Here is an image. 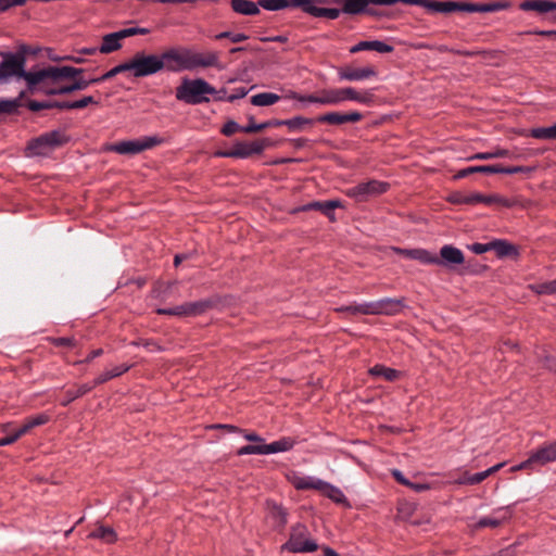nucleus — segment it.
Here are the masks:
<instances>
[{
	"instance_id": "de8ad7c7",
	"label": "nucleus",
	"mask_w": 556,
	"mask_h": 556,
	"mask_svg": "<svg viewBox=\"0 0 556 556\" xmlns=\"http://www.w3.org/2000/svg\"><path fill=\"white\" fill-rule=\"evenodd\" d=\"M131 345L143 346L150 352H162L163 348L153 340H140L131 342Z\"/></svg>"
},
{
	"instance_id": "9d476101",
	"label": "nucleus",
	"mask_w": 556,
	"mask_h": 556,
	"mask_svg": "<svg viewBox=\"0 0 556 556\" xmlns=\"http://www.w3.org/2000/svg\"><path fill=\"white\" fill-rule=\"evenodd\" d=\"M270 144L269 139L263 138L252 142L237 141L230 150H219L214 153L217 157L248 159L255 154H262Z\"/></svg>"
},
{
	"instance_id": "aec40b11",
	"label": "nucleus",
	"mask_w": 556,
	"mask_h": 556,
	"mask_svg": "<svg viewBox=\"0 0 556 556\" xmlns=\"http://www.w3.org/2000/svg\"><path fill=\"white\" fill-rule=\"evenodd\" d=\"M465 261L464 253L460 249L452 245L445 244L440 250V257L438 265H460Z\"/></svg>"
},
{
	"instance_id": "f03ea898",
	"label": "nucleus",
	"mask_w": 556,
	"mask_h": 556,
	"mask_svg": "<svg viewBox=\"0 0 556 556\" xmlns=\"http://www.w3.org/2000/svg\"><path fill=\"white\" fill-rule=\"evenodd\" d=\"M160 55L163 70L173 73L218 65V54L216 52L200 53L185 47L169 48Z\"/></svg>"
},
{
	"instance_id": "864d4df0",
	"label": "nucleus",
	"mask_w": 556,
	"mask_h": 556,
	"mask_svg": "<svg viewBox=\"0 0 556 556\" xmlns=\"http://www.w3.org/2000/svg\"><path fill=\"white\" fill-rule=\"evenodd\" d=\"M89 104H99V100L94 99L92 96H85L79 100L73 101V110L84 109Z\"/></svg>"
},
{
	"instance_id": "bf43d9fd",
	"label": "nucleus",
	"mask_w": 556,
	"mask_h": 556,
	"mask_svg": "<svg viewBox=\"0 0 556 556\" xmlns=\"http://www.w3.org/2000/svg\"><path fill=\"white\" fill-rule=\"evenodd\" d=\"M492 247V241L488 242V243H480V242H476V243H472L469 249L476 253V254H483L485 252H489L491 251Z\"/></svg>"
},
{
	"instance_id": "4c0bfd02",
	"label": "nucleus",
	"mask_w": 556,
	"mask_h": 556,
	"mask_svg": "<svg viewBox=\"0 0 556 556\" xmlns=\"http://www.w3.org/2000/svg\"><path fill=\"white\" fill-rule=\"evenodd\" d=\"M508 156H509L508 150L496 148L493 151L479 152V153L472 154L467 157V161L491 160V159H500V157H508Z\"/></svg>"
},
{
	"instance_id": "cd10ccee",
	"label": "nucleus",
	"mask_w": 556,
	"mask_h": 556,
	"mask_svg": "<svg viewBox=\"0 0 556 556\" xmlns=\"http://www.w3.org/2000/svg\"><path fill=\"white\" fill-rule=\"evenodd\" d=\"M91 539H99L104 543L112 544L117 541V534L111 527L99 526L88 535Z\"/></svg>"
},
{
	"instance_id": "f704fd0d",
	"label": "nucleus",
	"mask_w": 556,
	"mask_h": 556,
	"mask_svg": "<svg viewBox=\"0 0 556 556\" xmlns=\"http://www.w3.org/2000/svg\"><path fill=\"white\" fill-rule=\"evenodd\" d=\"M279 100L280 96L274 92H261L251 97V103L255 106H269Z\"/></svg>"
},
{
	"instance_id": "9b49d317",
	"label": "nucleus",
	"mask_w": 556,
	"mask_h": 556,
	"mask_svg": "<svg viewBox=\"0 0 556 556\" xmlns=\"http://www.w3.org/2000/svg\"><path fill=\"white\" fill-rule=\"evenodd\" d=\"M307 528L304 525H295L291 530L289 540L282 547L292 553L315 552L318 545L314 540L307 538Z\"/></svg>"
},
{
	"instance_id": "ea45409f",
	"label": "nucleus",
	"mask_w": 556,
	"mask_h": 556,
	"mask_svg": "<svg viewBox=\"0 0 556 556\" xmlns=\"http://www.w3.org/2000/svg\"><path fill=\"white\" fill-rule=\"evenodd\" d=\"M448 202L452 204H476V192L471 193H463L459 191L453 192L447 198Z\"/></svg>"
},
{
	"instance_id": "3c124183",
	"label": "nucleus",
	"mask_w": 556,
	"mask_h": 556,
	"mask_svg": "<svg viewBox=\"0 0 556 556\" xmlns=\"http://www.w3.org/2000/svg\"><path fill=\"white\" fill-rule=\"evenodd\" d=\"M241 128H242V126H240L237 122L228 121L227 123L224 124L220 131L224 136L230 137L233 134H236L237 131H241Z\"/></svg>"
},
{
	"instance_id": "7c9ffc66",
	"label": "nucleus",
	"mask_w": 556,
	"mask_h": 556,
	"mask_svg": "<svg viewBox=\"0 0 556 556\" xmlns=\"http://www.w3.org/2000/svg\"><path fill=\"white\" fill-rule=\"evenodd\" d=\"M296 444L295 439L291 437H282L277 441L268 443L269 454L283 453L291 451Z\"/></svg>"
},
{
	"instance_id": "69168bd1",
	"label": "nucleus",
	"mask_w": 556,
	"mask_h": 556,
	"mask_svg": "<svg viewBox=\"0 0 556 556\" xmlns=\"http://www.w3.org/2000/svg\"><path fill=\"white\" fill-rule=\"evenodd\" d=\"M211 429H224V431H228L230 433H241L242 430L233 425L228 424H215L210 427Z\"/></svg>"
},
{
	"instance_id": "58836bf2",
	"label": "nucleus",
	"mask_w": 556,
	"mask_h": 556,
	"mask_svg": "<svg viewBox=\"0 0 556 556\" xmlns=\"http://www.w3.org/2000/svg\"><path fill=\"white\" fill-rule=\"evenodd\" d=\"M413 260H416V261L420 262L421 264H426V265L439 264V256H437L434 253H432L426 249H415Z\"/></svg>"
},
{
	"instance_id": "a211bd4d",
	"label": "nucleus",
	"mask_w": 556,
	"mask_h": 556,
	"mask_svg": "<svg viewBox=\"0 0 556 556\" xmlns=\"http://www.w3.org/2000/svg\"><path fill=\"white\" fill-rule=\"evenodd\" d=\"M504 465H505V463H500V464H496V465L488 468L486 470H483V471H480V472H477L473 475L469 473L468 471H465L459 478L454 480V483L459 484V485L479 484L483 480H485L488 477H490L491 475L498 471Z\"/></svg>"
},
{
	"instance_id": "c85d7f7f",
	"label": "nucleus",
	"mask_w": 556,
	"mask_h": 556,
	"mask_svg": "<svg viewBox=\"0 0 556 556\" xmlns=\"http://www.w3.org/2000/svg\"><path fill=\"white\" fill-rule=\"evenodd\" d=\"M91 390H93V386H90L89 382L83 383L75 389H68L65 392L64 399L61 401V405L67 406L70 403H72L73 401H75L78 397L84 396L85 394L89 393Z\"/></svg>"
},
{
	"instance_id": "4be33fe9",
	"label": "nucleus",
	"mask_w": 556,
	"mask_h": 556,
	"mask_svg": "<svg viewBox=\"0 0 556 556\" xmlns=\"http://www.w3.org/2000/svg\"><path fill=\"white\" fill-rule=\"evenodd\" d=\"M267 518L277 528H283L287 523V510L274 501H266Z\"/></svg>"
},
{
	"instance_id": "774afa93",
	"label": "nucleus",
	"mask_w": 556,
	"mask_h": 556,
	"mask_svg": "<svg viewBox=\"0 0 556 556\" xmlns=\"http://www.w3.org/2000/svg\"><path fill=\"white\" fill-rule=\"evenodd\" d=\"M364 50H372V40L371 41H359L357 45L353 46L351 48V52H359Z\"/></svg>"
},
{
	"instance_id": "680f3d73",
	"label": "nucleus",
	"mask_w": 556,
	"mask_h": 556,
	"mask_svg": "<svg viewBox=\"0 0 556 556\" xmlns=\"http://www.w3.org/2000/svg\"><path fill=\"white\" fill-rule=\"evenodd\" d=\"M131 368L130 365L127 364H121L116 365L111 369H108L110 372L112 379L122 376L123 374L127 372Z\"/></svg>"
},
{
	"instance_id": "37998d69",
	"label": "nucleus",
	"mask_w": 556,
	"mask_h": 556,
	"mask_svg": "<svg viewBox=\"0 0 556 556\" xmlns=\"http://www.w3.org/2000/svg\"><path fill=\"white\" fill-rule=\"evenodd\" d=\"M124 72H129L128 61L112 67L110 71H108L101 77L94 78V80H96V83H101V81L110 79V78L116 76L117 74H121Z\"/></svg>"
},
{
	"instance_id": "6e6d98bb",
	"label": "nucleus",
	"mask_w": 556,
	"mask_h": 556,
	"mask_svg": "<svg viewBox=\"0 0 556 556\" xmlns=\"http://www.w3.org/2000/svg\"><path fill=\"white\" fill-rule=\"evenodd\" d=\"M122 38L125 39L127 37L134 36V35H146L149 33V29L147 28H140V27H129L118 30Z\"/></svg>"
},
{
	"instance_id": "473e14b6",
	"label": "nucleus",
	"mask_w": 556,
	"mask_h": 556,
	"mask_svg": "<svg viewBox=\"0 0 556 556\" xmlns=\"http://www.w3.org/2000/svg\"><path fill=\"white\" fill-rule=\"evenodd\" d=\"M268 443L265 442L263 439V442H256L255 444H248L244 446H241L237 454L239 456L243 455H269Z\"/></svg>"
},
{
	"instance_id": "09e8293b",
	"label": "nucleus",
	"mask_w": 556,
	"mask_h": 556,
	"mask_svg": "<svg viewBox=\"0 0 556 556\" xmlns=\"http://www.w3.org/2000/svg\"><path fill=\"white\" fill-rule=\"evenodd\" d=\"M228 38L232 42H241L248 39V36L242 33L224 31L215 36V39Z\"/></svg>"
},
{
	"instance_id": "5fc2aeb1",
	"label": "nucleus",
	"mask_w": 556,
	"mask_h": 556,
	"mask_svg": "<svg viewBox=\"0 0 556 556\" xmlns=\"http://www.w3.org/2000/svg\"><path fill=\"white\" fill-rule=\"evenodd\" d=\"M504 519L505 518L500 519V518H493V517H482L479 519L478 526L480 528H485V527L496 528L504 521Z\"/></svg>"
},
{
	"instance_id": "6ab92c4d",
	"label": "nucleus",
	"mask_w": 556,
	"mask_h": 556,
	"mask_svg": "<svg viewBox=\"0 0 556 556\" xmlns=\"http://www.w3.org/2000/svg\"><path fill=\"white\" fill-rule=\"evenodd\" d=\"M287 480L296 489V490H317L318 483L321 479L304 476L299 471L291 470L287 475Z\"/></svg>"
},
{
	"instance_id": "ddd939ff",
	"label": "nucleus",
	"mask_w": 556,
	"mask_h": 556,
	"mask_svg": "<svg viewBox=\"0 0 556 556\" xmlns=\"http://www.w3.org/2000/svg\"><path fill=\"white\" fill-rule=\"evenodd\" d=\"M376 76L377 71L371 65L363 67L346 65L338 68V78L340 81H362Z\"/></svg>"
},
{
	"instance_id": "5701e85b",
	"label": "nucleus",
	"mask_w": 556,
	"mask_h": 556,
	"mask_svg": "<svg viewBox=\"0 0 556 556\" xmlns=\"http://www.w3.org/2000/svg\"><path fill=\"white\" fill-rule=\"evenodd\" d=\"M343 98L345 101H354L359 104H370L374 101L375 94L371 89H366L363 91H357L353 87H344L342 88Z\"/></svg>"
},
{
	"instance_id": "f8f14e48",
	"label": "nucleus",
	"mask_w": 556,
	"mask_h": 556,
	"mask_svg": "<svg viewBox=\"0 0 556 556\" xmlns=\"http://www.w3.org/2000/svg\"><path fill=\"white\" fill-rule=\"evenodd\" d=\"M389 184L380 180H369L361 182L346 191V195L354 199L357 202L367 201L371 197H376L387 192Z\"/></svg>"
},
{
	"instance_id": "bb28decb",
	"label": "nucleus",
	"mask_w": 556,
	"mask_h": 556,
	"mask_svg": "<svg viewBox=\"0 0 556 556\" xmlns=\"http://www.w3.org/2000/svg\"><path fill=\"white\" fill-rule=\"evenodd\" d=\"M496 174V165H477V166H469L466 168H463L458 170L454 176V180L463 179L471 174Z\"/></svg>"
},
{
	"instance_id": "13d9d810",
	"label": "nucleus",
	"mask_w": 556,
	"mask_h": 556,
	"mask_svg": "<svg viewBox=\"0 0 556 556\" xmlns=\"http://www.w3.org/2000/svg\"><path fill=\"white\" fill-rule=\"evenodd\" d=\"M250 89L245 87H237L232 89L231 93H229L228 102H233L236 100L244 98L249 93Z\"/></svg>"
},
{
	"instance_id": "39448f33",
	"label": "nucleus",
	"mask_w": 556,
	"mask_h": 556,
	"mask_svg": "<svg viewBox=\"0 0 556 556\" xmlns=\"http://www.w3.org/2000/svg\"><path fill=\"white\" fill-rule=\"evenodd\" d=\"M214 92V87L202 78L184 79L176 88V99L188 104L208 102V93Z\"/></svg>"
},
{
	"instance_id": "b1692460",
	"label": "nucleus",
	"mask_w": 556,
	"mask_h": 556,
	"mask_svg": "<svg viewBox=\"0 0 556 556\" xmlns=\"http://www.w3.org/2000/svg\"><path fill=\"white\" fill-rule=\"evenodd\" d=\"M317 483L319 485L317 491H320L323 494H325L331 501H333L334 503H338V504L349 505L346 496L338 486H336L329 482H326L324 480H320V482H317Z\"/></svg>"
},
{
	"instance_id": "72a5a7b5",
	"label": "nucleus",
	"mask_w": 556,
	"mask_h": 556,
	"mask_svg": "<svg viewBox=\"0 0 556 556\" xmlns=\"http://www.w3.org/2000/svg\"><path fill=\"white\" fill-rule=\"evenodd\" d=\"M233 12L243 15H255L260 13V7L265 9L258 2H230Z\"/></svg>"
},
{
	"instance_id": "2eb2a0df",
	"label": "nucleus",
	"mask_w": 556,
	"mask_h": 556,
	"mask_svg": "<svg viewBox=\"0 0 556 556\" xmlns=\"http://www.w3.org/2000/svg\"><path fill=\"white\" fill-rule=\"evenodd\" d=\"M530 462L539 466L556 462V440L544 443L539 448L530 452Z\"/></svg>"
},
{
	"instance_id": "f3484780",
	"label": "nucleus",
	"mask_w": 556,
	"mask_h": 556,
	"mask_svg": "<svg viewBox=\"0 0 556 556\" xmlns=\"http://www.w3.org/2000/svg\"><path fill=\"white\" fill-rule=\"evenodd\" d=\"M363 118V115L359 112H349V113H339V112H329L323 115H319L316 118L318 123H327L331 125H341L344 123H356Z\"/></svg>"
},
{
	"instance_id": "79ce46f5",
	"label": "nucleus",
	"mask_w": 556,
	"mask_h": 556,
	"mask_svg": "<svg viewBox=\"0 0 556 556\" xmlns=\"http://www.w3.org/2000/svg\"><path fill=\"white\" fill-rule=\"evenodd\" d=\"M530 136L535 139H556V124L549 127L533 128Z\"/></svg>"
},
{
	"instance_id": "1a4fd4ad",
	"label": "nucleus",
	"mask_w": 556,
	"mask_h": 556,
	"mask_svg": "<svg viewBox=\"0 0 556 556\" xmlns=\"http://www.w3.org/2000/svg\"><path fill=\"white\" fill-rule=\"evenodd\" d=\"M129 72L136 78L152 76L163 71L160 54L137 52L129 61Z\"/></svg>"
},
{
	"instance_id": "a18cd8bd",
	"label": "nucleus",
	"mask_w": 556,
	"mask_h": 556,
	"mask_svg": "<svg viewBox=\"0 0 556 556\" xmlns=\"http://www.w3.org/2000/svg\"><path fill=\"white\" fill-rule=\"evenodd\" d=\"M532 289L538 294H555L556 293V279L553 281L540 283L535 287H532Z\"/></svg>"
},
{
	"instance_id": "e433bc0d",
	"label": "nucleus",
	"mask_w": 556,
	"mask_h": 556,
	"mask_svg": "<svg viewBox=\"0 0 556 556\" xmlns=\"http://www.w3.org/2000/svg\"><path fill=\"white\" fill-rule=\"evenodd\" d=\"M24 92H21L17 98L14 99H1L0 100V114H13L17 112V109L22 105V99Z\"/></svg>"
},
{
	"instance_id": "338daca9",
	"label": "nucleus",
	"mask_w": 556,
	"mask_h": 556,
	"mask_svg": "<svg viewBox=\"0 0 556 556\" xmlns=\"http://www.w3.org/2000/svg\"><path fill=\"white\" fill-rule=\"evenodd\" d=\"M111 379H112V377H111L110 372L108 370H104L97 378H94V380L92 382H89V384L93 386V389H94L97 386L105 383L106 381H109Z\"/></svg>"
},
{
	"instance_id": "c756f323",
	"label": "nucleus",
	"mask_w": 556,
	"mask_h": 556,
	"mask_svg": "<svg viewBox=\"0 0 556 556\" xmlns=\"http://www.w3.org/2000/svg\"><path fill=\"white\" fill-rule=\"evenodd\" d=\"M370 376L382 377L386 381H394L400 377V371L384 365L377 364L368 370Z\"/></svg>"
},
{
	"instance_id": "49530a36",
	"label": "nucleus",
	"mask_w": 556,
	"mask_h": 556,
	"mask_svg": "<svg viewBox=\"0 0 556 556\" xmlns=\"http://www.w3.org/2000/svg\"><path fill=\"white\" fill-rule=\"evenodd\" d=\"M321 207L318 208L325 215L332 217V211L337 207H341V202L339 200H330L320 202Z\"/></svg>"
},
{
	"instance_id": "8fccbe9b",
	"label": "nucleus",
	"mask_w": 556,
	"mask_h": 556,
	"mask_svg": "<svg viewBox=\"0 0 556 556\" xmlns=\"http://www.w3.org/2000/svg\"><path fill=\"white\" fill-rule=\"evenodd\" d=\"M31 428L43 426L50 420V415L47 413H40L35 416H30L27 418Z\"/></svg>"
},
{
	"instance_id": "a878e982",
	"label": "nucleus",
	"mask_w": 556,
	"mask_h": 556,
	"mask_svg": "<svg viewBox=\"0 0 556 556\" xmlns=\"http://www.w3.org/2000/svg\"><path fill=\"white\" fill-rule=\"evenodd\" d=\"M491 251H494L497 257L517 255V249L514 244L503 239L492 240Z\"/></svg>"
},
{
	"instance_id": "e2e57ef3",
	"label": "nucleus",
	"mask_w": 556,
	"mask_h": 556,
	"mask_svg": "<svg viewBox=\"0 0 556 556\" xmlns=\"http://www.w3.org/2000/svg\"><path fill=\"white\" fill-rule=\"evenodd\" d=\"M55 346H75V339L72 337H60L52 340Z\"/></svg>"
},
{
	"instance_id": "6e6552de",
	"label": "nucleus",
	"mask_w": 556,
	"mask_h": 556,
	"mask_svg": "<svg viewBox=\"0 0 556 556\" xmlns=\"http://www.w3.org/2000/svg\"><path fill=\"white\" fill-rule=\"evenodd\" d=\"M265 10L280 11L283 9H300L304 13L315 17H325L328 20H336L342 12L341 9L334 8H319L316 2H258Z\"/></svg>"
},
{
	"instance_id": "393cba45",
	"label": "nucleus",
	"mask_w": 556,
	"mask_h": 556,
	"mask_svg": "<svg viewBox=\"0 0 556 556\" xmlns=\"http://www.w3.org/2000/svg\"><path fill=\"white\" fill-rule=\"evenodd\" d=\"M122 36L119 31H114L111 34H106L102 38V43L99 47V52L103 54H109L114 51H117L122 48Z\"/></svg>"
},
{
	"instance_id": "c03bdc74",
	"label": "nucleus",
	"mask_w": 556,
	"mask_h": 556,
	"mask_svg": "<svg viewBox=\"0 0 556 556\" xmlns=\"http://www.w3.org/2000/svg\"><path fill=\"white\" fill-rule=\"evenodd\" d=\"M533 172V167L529 166H509V167H503L500 165H496V174H530Z\"/></svg>"
},
{
	"instance_id": "20e7f679",
	"label": "nucleus",
	"mask_w": 556,
	"mask_h": 556,
	"mask_svg": "<svg viewBox=\"0 0 556 556\" xmlns=\"http://www.w3.org/2000/svg\"><path fill=\"white\" fill-rule=\"evenodd\" d=\"M405 307L404 299L383 298L377 301L353 303L339 307L337 311L353 315H388L399 314Z\"/></svg>"
},
{
	"instance_id": "603ef678",
	"label": "nucleus",
	"mask_w": 556,
	"mask_h": 556,
	"mask_svg": "<svg viewBox=\"0 0 556 556\" xmlns=\"http://www.w3.org/2000/svg\"><path fill=\"white\" fill-rule=\"evenodd\" d=\"M27 108L33 111V112H38V111H41V110H48V109H52V101H36V100H30L28 103H27Z\"/></svg>"
},
{
	"instance_id": "4468645a",
	"label": "nucleus",
	"mask_w": 556,
	"mask_h": 556,
	"mask_svg": "<svg viewBox=\"0 0 556 556\" xmlns=\"http://www.w3.org/2000/svg\"><path fill=\"white\" fill-rule=\"evenodd\" d=\"M208 303L205 301L188 302L172 308H157L159 315L170 316H197L205 312Z\"/></svg>"
},
{
	"instance_id": "052dcab7",
	"label": "nucleus",
	"mask_w": 556,
	"mask_h": 556,
	"mask_svg": "<svg viewBox=\"0 0 556 556\" xmlns=\"http://www.w3.org/2000/svg\"><path fill=\"white\" fill-rule=\"evenodd\" d=\"M393 47L380 41V40H372V51H377L379 53H389L393 51Z\"/></svg>"
},
{
	"instance_id": "a19ab883",
	"label": "nucleus",
	"mask_w": 556,
	"mask_h": 556,
	"mask_svg": "<svg viewBox=\"0 0 556 556\" xmlns=\"http://www.w3.org/2000/svg\"><path fill=\"white\" fill-rule=\"evenodd\" d=\"M316 119H313V118L295 116V117L286 119L285 126H287L292 131H298V130H302L304 126L313 125Z\"/></svg>"
},
{
	"instance_id": "7ed1b4c3",
	"label": "nucleus",
	"mask_w": 556,
	"mask_h": 556,
	"mask_svg": "<svg viewBox=\"0 0 556 556\" xmlns=\"http://www.w3.org/2000/svg\"><path fill=\"white\" fill-rule=\"evenodd\" d=\"M419 5L426 14H448L453 12H495L508 8L509 2H406Z\"/></svg>"
},
{
	"instance_id": "412c9836",
	"label": "nucleus",
	"mask_w": 556,
	"mask_h": 556,
	"mask_svg": "<svg viewBox=\"0 0 556 556\" xmlns=\"http://www.w3.org/2000/svg\"><path fill=\"white\" fill-rule=\"evenodd\" d=\"M519 8L521 11H535L540 15L556 21V2H520Z\"/></svg>"
},
{
	"instance_id": "423d86ee",
	"label": "nucleus",
	"mask_w": 556,
	"mask_h": 556,
	"mask_svg": "<svg viewBox=\"0 0 556 556\" xmlns=\"http://www.w3.org/2000/svg\"><path fill=\"white\" fill-rule=\"evenodd\" d=\"M70 139V136L61 129L45 132L28 142L26 147L27 155L46 156L56 148L66 144Z\"/></svg>"
},
{
	"instance_id": "0e129e2a",
	"label": "nucleus",
	"mask_w": 556,
	"mask_h": 556,
	"mask_svg": "<svg viewBox=\"0 0 556 556\" xmlns=\"http://www.w3.org/2000/svg\"><path fill=\"white\" fill-rule=\"evenodd\" d=\"M299 102L301 103H316L321 105V93L319 94H301Z\"/></svg>"
},
{
	"instance_id": "c9c22d12",
	"label": "nucleus",
	"mask_w": 556,
	"mask_h": 556,
	"mask_svg": "<svg viewBox=\"0 0 556 556\" xmlns=\"http://www.w3.org/2000/svg\"><path fill=\"white\" fill-rule=\"evenodd\" d=\"M478 203H483L485 205L500 204L506 207L511 206V203L507 199L498 194H482L476 192V204Z\"/></svg>"
},
{
	"instance_id": "f257e3e1",
	"label": "nucleus",
	"mask_w": 556,
	"mask_h": 556,
	"mask_svg": "<svg viewBox=\"0 0 556 556\" xmlns=\"http://www.w3.org/2000/svg\"><path fill=\"white\" fill-rule=\"evenodd\" d=\"M26 59L22 53H8L0 62V83H5L12 76L23 78L30 91L39 90L46 94H67L76 90H84L88 86L96 84L94 78L89 80L78 79L73 84L52 87L60 80L74 78L83 68L73 66H47L37 71H25Z\"/></svg>"
},
{
	"instance_id": "4d7b16f0",
	"label": "nucleus",
	"mask_w": 556,
	"mask_h": 556,
	"mask_svg": "<svg viewBox=\"0 0 556 556\" xmlns=\"http://www.w3.org/2000/svg\"><path fill=\"white\" fill-rule=\"evenodd\" d=\"M263 129H264L263 123L256 124V123H254V118L250 117L249 124L245 126H242L241 131L245 132V134H254V132H257Z\"/></svg>"
},
{
	"instance_id": "2f4dec72",
	"label": "nucleus",
	"mask_w": 556,
	"mask_h": 556,
	"mask_svg": "<svg viewBox=\"0 0 556 556\" xmlns=\"http://www.w3.org/2000/svg\"><path fill=\"white\" fill-rule=\"evenodd\" d=\"M321 105H338L344 102L342 88L338 89H323Z\"/></svg>"
},
{
	"instance_id": "dca6fc26",
	"label": "nucleus",
	"mask_w": 556,
	"mask_h": 556,
	"mask_svg": "<svg viewBox=\"0 0 556 556\" xmlns=\"http://www.w3.org/2000/svg\"><path fill=\"white\" fill-rule=\"evenodd\" d=\"M393 3L394 2H344L341 11L346 14L368 13L370 15L382 16L387 15V13L382 10L371 8L370 4L390 5Z\"/></svg>"
},
{
	"instance_id": "0eeeda50",
	"label": "nucleus",
	"mask_w": 556,
	"mask_h": 556,
	"mask_svg": "<svg viewBox=\"0 0 556 556\" xmlns=\"http://www.w3.org/2000/svg\"><path fill=\"white\" fill-rule=\"evenodd\" d=\"M164 142V139L157 135L143 136L138 139L123 140L108 144L104 150L115 152L121 155H136L146 150H150Z\"/></svg>"
}]
</instances>
